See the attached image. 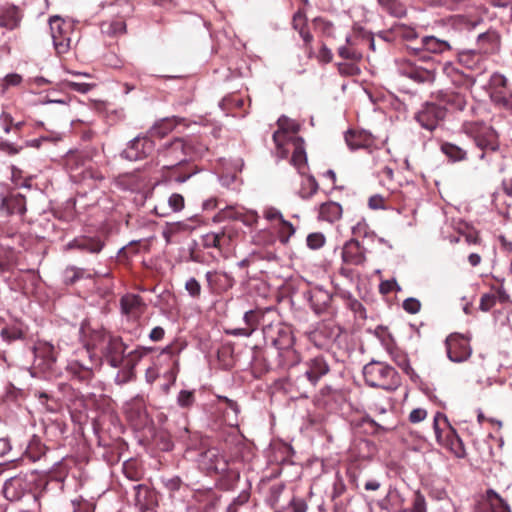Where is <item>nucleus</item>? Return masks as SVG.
<instances>
[{
    "mask_svg": "<svg viewBox=\"0 0 512 512\" xmlns=\"http://www.w3.org/2000/svg\"><path fill=\"white\" fill-rule=\"evenodd\" d=\"M270 309L262 310V309H256V310H250L247 311L244 314V322L246 324V327L253 328V332L257 329L258 325L262 323L265 324V316L266 314L270 313Z\"/></svg>",
    "mask_w": 512,
    "mask_h": 512,
    "instance_id": "37998d69",
    "label": "nucleus"
},
{
    "mask_svg": "<svg viewBox=\"0 0 512 512\" xmlns=\"http://www.w3.org/2000/svg\"><path fill=\"white\" fill-rule=\"evenodd\" d=\"M101 31L109 36H119L126 33V22L122 17L101 24Z\"/></svg>",
    "mask_w": 512,
    "mask_h": 512,
    "instance_id": "79ce46f5",
    "label": "nucleus"
},
{
    "mask_svg": "<svg viewBox=\"0 0 512 512\" xmlns=\"http://www.w3.org/2000/svg\"><path fill=\"white\" fill-rule=\"evenodd\" d=\"M51 37L58 55L67 53L72 44L73 25L64 19L54 16L49 20Z\"/></svg>",
    "mask_w": 512,
    "mask_h": 512,
    "instance_id": "423d86ee",
    "label": "nucleus"
},
{
    "mask_svg": "<svg viewBox=\"0 0 512 512\" xmlns=\"http://www.w3.org/2000/svg\"><path fill=\"white\" fill-rule=\"evenodd\" d=\"M134 490V502L141 511L149 509L156 502V494L148 486L138 484L134 486Z\"/></svg>",
    "mask_w": 512,
    "mask_h": 512,
    "instance_id": "c756f323",
    "label": "nucleus"
},
{
    "mask_svg": "<svg viewBox=\"0 0 512 512\" xmlns=\"http://www.w3.org/2000/svg\"><path fill=\"white\" fill-rule=\"evenodd\" d=\"M277 125V130L289 132L294 135H297L300 129V125L298 123L284 115L277 120Z\"/></svg>",
    "mask_w": 512,
    "mask_h": 512,
    "instance_id": "e2e57ef3",
    "label": "nucleus"
},
{
    "mask_svg": "<svg viewBox=\"0 0 512 512\" xmlns=\"http://www.w3.org/2000/svg\"><path fill=\"white\" fill-rule=\"evenodd\" d=\"M411 512H427L425 497L419 491L414 495Z\"/></svg>",
    "mask_w": 512,
    "mask_h": 512,
    "instance_id": "774afa93",
    "label": "nucleus"
},
{
    "mask_svg": "<svg viewBox=\"0 0 512 512\" xmlns=\"http://www.w3.org/2000/svg\"><path fill=\"white\" fill-rule=\"evenodd\" d=\"M160 157L165 162L164 165L184 164L187 158L194 155L193 146L183 138H175L173 141L164 145L159 151Z\"/></svg>",
    "mask_w": 512,
    "mask_h": 512,
    "instance_id": "0eeeda50",
    "label": "nucleus"
},
{
    "mask_svg": "<svg viewBox=\"0 0 512 512\" xmlns=\"http://www.w3.org/2000/svg\"><path fill=\"white\" fill-rule=\"evenodd\" d=\"M292 26L297 30L304 41L305 48L312 54L313 50L311 43L313 41V35L307 29V17L303 10L299 9L292 19Z\"/></svg>",
    "mask_w": 512,
    "mask_h": 512,
    "instance_id": "cd10ccee",
    "label": "nucleus"
},
{
    "mask_svg": "<svg viewBox=\"0 0 512 512\" xmlns=\"http://www.w3.org/2000/svg\"><path fill=\"white\" fill-rule=\"evenodd\" d=\"M200 464L207 471L218 472L225 469V462L217 448L211 447L200 453Z\"/></svg>",
    "mask_w": 512,
    "mask_h": 512,
    "instance_id": "b1692460",
    "label": "nucleus"
},
{
    "mask_svg": "<svg viewBox=\"0 0 512 512\" xmlns=\"http://www.w3.org/2000/svg\"><path fill=\"white\" fill-rule=\"evenodd\" d=\"M25 334V330L17 325L8 326L1 329V336L7 342L23 339Z\"/></svg>",
    "mask_w": 512,
    "mask_h": 512,
    "instance_id": "4d7b16f0",
    "label": "nucleus"
},
{
    "mask_svg": "<svg viewBox=\"0 0 512 512\" xmlns=\"http://www.w3.org/2000/svg\"><path fill=\"white\" fill-rule=\"evenodd\" d=\"M432 97L440 105L445 106L447 110L450 109L451 111L462 112L468 105L467 95L461 91L439 90L433 93Z\"/></svg>",
    "mask_w": 512,
    "mask_h": 512,
    "instance_id": "4468645a",
    "label": "nucleus"
},
{
    "mask_svg": "<svg viewBox=\"0 0 512 512\" xmlns=\"http://www.w3.org/2000/svg\"><path fill=\"white\" fill-rule=\"evenodd\" d=\"M80 353L86 358L82 359L78 354L77 358L68 362L66 372L72 379L88 383L94 377V370L101 366V358L97 356V353H85L83 349Z\"/></svg>",
    "mask_w": 512,
    "mask_h": 512,
    "instance_id": "39448f33",
    "label": "nucleus"
},
{
    "mask_svg": "<svg viewBox=\"0 0 512 512\" xmlns=\"http://www.w3.org/2000/svg\"><path fill=\"white\" fill-rule=\"evenodd\" d=\"M155 150V143L149 135L137 136L121 152V157L129 161L143 160Z\"/></svg>",
    "mask_w": 512,
    "mask_h": 512,
    "instance_id": "9b49d317",
    "label": "nucleus"
},
{
    "mask_svg": "<svg viewBox=\"0 0 512 512\" xmlns=\"http://www.w3.org/2000/svg\"><path fill=\"white\" fill-rule=\"evenodd\" d=\"M216 235V249L223 253L225 249H229L238 236V230L233 225H226L219 231L214 232Z\"/></svg>",
    "mask_w": 512,
    "mask_h": 512,
    "instance_id": "473e14b6",
    "label": "nucleus"
},
{
    "mask_svg": "<svg viewBox=\"0 0 512 512\" xmlns=\"http://www.w3.org/2000/svg\"><path fill=\"white\" fill-rule=\"evenodd\" d=\"M23 77L18 73L7 74L0 81V92L5 93L11 87H18L22 84Z\"/></svg>",
    "mask_w": 512,
    "mask_h": 512,
    "instance_id": "052dcab7",
    "label": "nucleus"
},
{
    "mask_svg": "<svg viewBox=\"0 0 512 512\" xmlns=\"http://www.w3.org/2000/svg\"><path fill=\"white\" fill-rule=\"evenodd\" d=\"M88 159L78 152H71L65 158V167L74 182L87 180L102 181L104 176L97 169L87 166Z\"/></svg>",
    "mask_w": 512,
    "mask_h": 512,
    "instance_id": "20e7f679",
    "label": "nucleus"
},
{
    "mask_svg": "<svg viewBox=\"0 0 512 512\" xmlns=\"http://www.w3.org/2000/svg\"><path fill=\"white\" fill-rule=\"evenodd\" d=\"M330 371V367L326 361V359L322 356H316L314 358L309 359L305 363V372L304 376L309 382L311 387H315L318 381L327 375Z\"/></svg>",
    "mask_w": 512,
    "mask_h": 512,
    "instance_id": "dca6fc26",
    "label": "nucleus"
},
{
    "mask_svg": "<svg viewBox=\"0 0 512 512\" xmlns=\"http://www.w3.org/2000/svg\"><path fill=\"white\" fill-rule=\"evenodd\" d=\"M337 53L339 57L354 63L360 62L363 58V54L360 51H355L347 42L338 48Z\"/></svg>",
    "mask_w": 512,
    "mask_h": 512,
    "instance_id": "bf43d9fd",
    "label": "nucleus"
},
{
    "mask_svg": "<svg viewBox=\"0 0 512 512\" xmlns=\"http://www.w3.org/2000/svg\"><path fill=\"white\" fill-rule=\"evenodd\" d=\"M195 403V392L192 390H181L177 396V404L184 409L192 407Z\"/></svg>",
    "mask_w": 512,
    "mask_h": 512,
    "instance_id": "0e129e2a",
    "label": "nucleus"
},
{
    "mask_svg": "<svg viewBox=\"0 0 512 512\" xmlns=\"http://www.w3.org/2000/svg\"><path fill=\"white\" fill-rule=\"evenodd\" d=\"M207 287L212 294L220 295L230 290L234 284V278L226 272L208 271L205 274Z\"/></svg>",
    "mask_w": 512,
    "mask_h": 512,
    "instance_id": "f3484780",
    "label": "nucleus"
},
{
    "mask_svg": "<svg viewBox=\"0 0 512 512\" xmlns=\"http://www.w3.org/2000/svg\"><path fill=\"white\" fill-rule=\"evenodd\" d=\"M500 38L495 31H487L478 36L477 46L479 55L492 54L499 49Z\"/></svg>",
    "mask_w": 512,
    "mask_h": 512,
    "instance_id": "bb28decb",
    "label": "nucleus"
},
{
    "mask_svg": "<svg viewBox=\"0 0 512 512\" xmlns=\"http://www.w3.org/2000/svg\"><path fill=\"white\" fill-rule=\"evenodd\" d=\"M31 484L32 482L28 480L27 475L19 474L5 482L3 494L10 501H18L31 490Z\"/></svg>",
    "mask_w": 512,
    "mask_h": 512,
    "instance_id": "2eb2a0df",
    "label": "nucleus"
},
{
    "mask_svg": "<svg viewBox=\"0 0 512 512\" xmlns=\"http://www.w3.org/2000/svg\"><path fill=\"white\" fill-rule=\"evenodd\" d=\"M1 209L6 211L7 214H20L26 212V200L20 193H11L3 198Z\"/></svg>",
    "mask_w": 512,
    "mask_h": 512,
    "instance_id": "2f4dec72",
    "label": "nucleus"
},
{
    "mask_svg": "<svg viewBox=\"0 0 512 512\" xmlns=\"http://www.w3.org/2000/svg\"><path fill=\"white\" fill-rule=\"evenodd\" d=\"M306 241L310 249L316 250L325 244V237L322 233H311L307 236Z\"/></svg>",
    "mask_w": 512,
    "mask_h": 512,
    "instance_id": "338daca9",
    "label": "nucleus"
},
{
    "mask_svg": "<svg viewBox=\"0 0 512 512\" xmlns=\"http://www.w3.org/2000/svg\"><path fill=\"white\" fill-rule=\"evenodd\" d=\"M486 499L492 512H511L506 501L493 489L486 491Z\"/></svg>",
    "mask_w": 512,
    "mask_h": 512,
    "instance_id": "49530a36",
    "label": "nucleus"
},
{
    "mask_svg": "<svg viewBox=\"0 0 512 512\" xmlns=\"http://www.w3.org/2000/svg\"><path fill=\"white\" fill-rule=\"evenodd\" d=\"M262 332L264 339L270 341L278 351L290 348V346L294 345V337L291 329L279 322L276 325H273L272 322L263 325Z\"/></svg>",
    "mask_w": 512,
    "mask_h": 512,
    "instance_id": "9d476101",
    "label": "nucleus"
},
{
    "mask_svg": "<svg viewBox=\"0 0 512 512\" xmlns=\"http://www.w3.org/2000/svg\"><path fill=\"white\" fill-rule=\"evenodd\" d=\"M186 120L177 116L163 118L153 125L148 131V135L151 137L163 138L170 133L177 125L184 123Z\"/></svg>",
    "mask_w": 512,
    "mask_h": 512,
    "instance_id": "c85d7f7f",
    "label": "nucleus"
},
{
    "mask_svg": "<svg viewBox=\"0 0 512 512\" xmlns=\"http://www.w3.org/2000/svg\"><path fill=\"white\" fill-rule=\"evenodd\" d=\"M120 311L129 321L137 322L146 312L148 306L144 299L135 293H126L119 300Z\"/></svg>",
    "mask_w": 512,
    "mask_h": 512,
    "instance_id": "f8f14e48",
    "label": "nucleus"
},
{
    "mask_svg": "<svg viewBox=\"0 0 512 512\" xmlns=\"http://www.w3.org/2000/svg\"><path fill=\"white\" fill-rule=\"evenodd\" d=\"M365 382L370 387L384 390H395L401 384V377L390 365L382 361L372 360L363 368Z\"/></svg>",
    "mask_w": 512,
    "mask_h": 512,
    "instance_id": "f03ea898",
    "label": "nucleus"
},
{
    "mask_svg": "<svg viewBox=\"0 0 512 512\" xmlns=\"http://www.w3.org/2000/svg\"><path fill=\"white\" fill-rule=\"evenodd\" d=\"M313 29L324 37H334V24L323 17H316L312 20Z\"/></svg>",
    "mask_w": 512,
    "mask_h": 512,
    "instance_id": "3c124183",
    "label": "nucleus"
},
{
    "mask_svg": "<svg viewBox=\"0 0 512 512\" xmlns=\"http://www.w3.org/2000/svg\"><path fill=\"white\" fill-rule=\"evenodd\" d=\"M68 246L89 253H99L104 247V242L99 238L82 237L74 239Z\"/></svg>",
    "mask_w": 512,
    "mask_h": 512,
    "instance_id": "c9c22d12",
    "label": "nucleus"
},
{
    "mask_svg": "<svg viewBox=\"0 0 512 512\" xmlns=\"http://www.w3.org/2000/svg\"><path fill=\"white\" fill-rule=\"evenodd\" d=\"M290 140V147L293 149L291 162L297 169L300 170L304 168L307 163V157L304 148V140L303 138L298 136H291Z\"/></svg>",
    "mask_w": 512,
    "mask_h": 512,
    "instance_id": "72a5a7b5",
    "label": "nucleus"
},
{
    "mask_svg": "<svg viewBox=\"0 0 512 512\" xmlns=\"http://www.w3.org/2000/svg\"><path fill=\"white\" fill-rule=\"evenodd\" d=\"M295 231L296 228L291 222L281 218V221L278 224V237L282 244H287L291 236L295 234Z\"/></svg>",
    "mask_w": 512,
    "mask_h": 512,
    "instance_id": "5fc2aeb1",
    "label": "nucleus"
},
{
    "mask_svg": "<svg viewBox=\"0 0 512 512\" xmlns=\"http://www.w3.org/2000/svg\"><path fill=\"white\" fill-rule=\"evenodd\" d=\"M482 57L476 51H464L459 54V62L469 69H479Z\"/></svg>",
    "mask_w": 512,
    "mask_h": 512,
    "instance_id": "603ef678",
    "label": "nucleus"
},
{
    "mask_svg": "<svg viewBox=\"0 0 512 512\" xmlns=\"http://www.w3.org/2000/svg\"><path fill=\"white\" fill-rule=\"evenodd\" d=\"M440 150L451 162H461L468 158L466 150L451 142H443Z\"/></svg>",
    "mask_w": 512,
    "mask_h": 512,
    "instance_id": "ea45409f",
    "label": "nucleus"
},
{
    "mask_svg": "<svg viewBox=\"0 0 512 512\" xmlns=\"http://www.w3.org/2000/svg\"><path fill=\"white\" fill-rule=\"evenodd\" d=\"M400 72L402 75L412 79L417 83H427L432 84L436 79V74L434 69L424 68L421 66H417L412 62H403L400 66Z\"/></svg>",
    "mask_w": 512,
    "mask_h": 512,
    "instance_id": "a211bd4d",
    "label": "nucleus"
},
{
    "mask_svg": "<svg viewBox=\"0 0 512 512\" xmlns=\"http://www.w3.org/2000/svg\"><path fill=\"white\" fill-rule=\"evenodd\" d=\"M377 3L392 17L403 18L407 15V7L401 0H377Z\"/></svg>",
    "mask_w": 512,
    "mask_h": 512,
    "instance_id": "58836bf2",
    "label": "nucleus"
},
{
    "mask_svg": "<svg viewBox=\"0 0 512 512\" xmlns=\"http://www.w3.org/2000/svg\"><path fill=\"white\" fill-rule=\"evenodd\" d=\"M85 270L75 266L67 267L64 271V283L66 285H73L79 279L83 278Z\"/></svg>",
    "mask_w": 512,
    "mask_h": 512,
    "instance_id": "680f3d73",
    "label": "nucleus"
},
{
    "mask_svg": "<svg viewBox=\"0 0 512 512\" xmlns=\"http://www.w3.org/2000/svg\"><path fill=\"white\" fill-rule=\"evenodd\" d=\"M34 368L52 375L58 358V350L47 341L38 340L33 346Z\"/></svg>",
    "mask_w": 512,
    "mask_h": 512,
    "instance_id": "1a4fd4ad",
    "label": "nucleus"
},
{
    "mask_svg": "<svg viewBox=\"0 0 512 512\" xmlns=\"http://www.w3.org/2000/svg\"><path fill=\"white\" fill-rule=\"evenodd\" d=\"M446 349L449 359L453 362H463L471 355L469 340L460 334H451L447 337Z\"/></svg>",
    "mask_w": 512,
    "mask_h": 512,
    "instance_id": "ddd939ff",
    "label": "nucleus"
},
{
    "mask_svg": "<svg viewBox=\"0 0 512 512\" xmlns=\"http://www.w3.org/2000/svg\"><path fill=\"white\" fill-rule=\"evenodd\" d=\"M185 207V199L183 195L179 193H173L168 198V204L166 205L164 202L156 204L154 206V213L160 217H166L171 213H177L184 209Z\"/></svg>",
    "mask_w": 512,
    "mask_h": 512,
    "instance_id": "393cba45",
    "label": "nucleus"
},
{
    "mask_svg": "<svg viewBox=\"0 0 512 512\" xmlns=\"http://www.w3.org/2000/svg\"><path fill=\"white\" fill-rule=\"evenodd\" d=\"M447 115V108L439 102H425L415 114V120L419 125L428 130H435L444 121Z\"/></svg>",
    "mask_w": 512,
    "mask_h": 512,
    "instance_id": "6e6552de",
    "label": "nucleus"
},
{
    "mask_svg": "<svg viewBox=\"0 0 512 512\" xmlns=\"http://www.w3.org/2000/svg\"><path fill=\"white\" fill-rule=\"evenodd\" d=\"M23 19L22 10L13 4L0 7V28L13 31L20 27Z\"/></svg>",
    "mask_w": 512,
    "mask_h": 512,
    "instance_id": "aec40b11",
    "label": "nucleus"
},
{
    "mask_svg": "<svg viewBox=\"0 0 512 512\" xmlns=\"http://www.w3.org/2000/svg\"><path fill=\"white\" fill-rule=\"evenodd\" d=\"M418 36L416 28L405 23H395L381 35L385 41L400 40L406 42L407 46L417 40Z\"/></svg>",
    "mask_w": 512,
    "mask_h": 512,
    "instance_id": "6ab92c4d",
    "label": "nucleus"
},
{
    "mask_svg": "<svg viewBox=\"0 0 512 512\" xmlns=\"http://www.w3.org/2000/svg\"><path fill=\"white\" fill-rule=\"evenodd\" d=\"M342 214V207L336 202H326L320 206L319 218L321 220L333 223L337 221Z\"/></svg>",
    "mask_w": 512,
    "mask_h": 512,
    "instance_id": "a19ab883",
    "label": "nucleus"
},
{
    "mask_svg": "<svg viewBox=\"0 0 512 512\" xmlns=\"http://www.w3.org/2000/svg\"><path fill=\"white\" fill-rule=\"evenodd\" d=\"M461 131L482 151L481 159L485 151H496L499 148L497 132L483 121L466 120L461 125Z\"/></svg>",
    "mask_w": 512,
    "mask_h": 512,
    "instance_id": "7ed1b4c3",
    "label": "nucleus"
},
{
    "mask_svg": "<svg viewBox=\"0 0 512 512\" xmlns=\"http://www.w3.org/2000/svg\"><path fill=\"white\" fill-rule=\"evenodd\" d=\"M163 176L169 181L183 183L187 181L192 175L196 174L195 167L189 166L186 163L172 165H163Z\"/></svg>",
    "mask_w": 512,
    "mask_h": 512,
    "instance_id": "5701e85b",
    "label": "nucleus"
},
{
    "mask_svg": "<svg viewBox=\"0 0 512 512\" xmlns=\"http://www.w3.org/2000/svg\"><path fill=\"white\" fill-rule=\"evenodd\" d=\"M83 352L97 353L101 361L104 359L114 368L121 367L125 362V352L127 345L119 335H115L103 328L92 329L90 327H81Z\"/></svg>",
    "mask_w": 512,
    "mask_h": 512,
    "instance_id": "f257e3e1",
    "label": "nucleus"
},
{
    "mask_svg": "<svg viewBox=\"0 0 512 512\" xmlns=\"http://www.w3.org/2000/svg\"><path fill=\"white\" fill-rule=\"evenodd\" d=\"M433 428L435 431L437 441L439 443L442 442V433L445 429L447 430V433H446L447 439H449L450 437H456L455 430L450 425L447 417L441 412H437L435 414L434 421H433Z\"/></svg>",
    "mask_w": 512,
    "mask_h": 512,
    "instance_id": "4c0bfd02",
    "label": "nucleus"
},
{
    "mask_svg": "<svg viewBox=\"0 0 512 512\" xmlns=\"http://www.w3.org/2000/svg\"><path fill=\"white\" fill-rule=\"evenodd\" d=\"M409 49H412L415 54L421 51H427L434 54H442L446 51L451 50V45L448 41L439 39L435 36H425L420 41V46L413 47L408 45Z\"/></svg>",
    "mask_w": 512,
    "mask_h": 512,
    "instance_id": "412c9836",
    "label": "nucleus"
},
{
    "mask_svg": "<svg viewBox=\"0 0 512 512\" xmlns=\"http://www.w3.org/2000/svg\"><path fill=\"white\" fill-rule=\"evenodd\" d=\"M386 348L396 365L401 368L405 374L412 376L414 374V370L410 365L407 354L396 347L393 343L387 344Z\"/></svg>",
    "mask_w": 512,
    "mask_h": 512,
    "instance_id": "f704fd0d",
    "label": "nucleus"
},
{
    "mask_svg": "<svg viewBox=\"0 0 512 512\" xmlns=\"http://www.w3.org/2000/svg\"><path fill=\"white\" fill-rule=\"evenodd\" d=\"M295 136L289 132L276 130L273 133V142L277 148L278 153L281 154L282 157H286L289 153V147L291 146L290 137Z\"/></svg>",
    "mask_w": 512,
    "mask_h": 512,
    "instance_id": "c03bdc74",
    "label": "nucleus"
},
{
    "mask_svg": "<svg viewBox=\"0 0 512 512\" xmlns=\"http://www.w3.org/2000/svg\"><path fill=\"white\" fill-rule=\"evenodd\" d=\"M244 105V99L237 93L224 97L220 103L221 108L234 117H244L247 114Z\"/></svg>",
    "mask_w": 512,
    "mask_h": 512,
    "instance_id": "7c9ffc66",
    "label": "nucleus"
},
{
    "mask_svg": "<svg viewBox=\"0 0 512 512\" xmlns=\"http://www.w3.org/2000/svg\"><path fill=\"white\" fill-rule=\"evenodd\" d=\"M40 282V277L33 271H26L18 278V287L26 296L33 295Z\"/></svg>",
    "mask_w": 512,
    "mask_h": 512,
    "instance_id": "e433bc0d",
    "label": "nucleus"
},
{
    "mask_svg": "<svg viewBox=\"0 0 512 512\" xmlns=\"http://www.w3.org/2000/svg\"><path fill=\"white\" fill-rule=\"evenodd\" d=\"M46 450L45 445L38 438L33 437L30 440L25 453L29 459L35 462L46 454Z\"/></svg>",
    "mask_w": 512,
    "mask_h": 512,
    "instance_id": "8fccbe9b",
    "label": "nucleus"
},
{
    "mask_svg": "<svg viewBox=\"0 0 512 512\" xmlns=\"http://www.w3.org/2000/svg\"><path fill=\"white\" fill-rule=\"evenodd\" d=\"M278 355L280 358V364L286 368L293 367L300 362V354L293 348V346L278 351Z\"/></svg>",
    "mask_w": 512,
    "mask_h": 512,
    "instance_id": "09e8293b",
    "label": "nucleus"
},
{
    "mask_svg": "<svg viewBox=\"0 0 512 512\" xmlns=\"http://www.w3.org/2000/svg\"><path fill=\"white\" fill-rule=\"evenodd\" d=\"M366 30L361 27H355L350 35L346 37V42L355 51H360L363 54L365 48Z\"/></svg>",
    "mask_w": 512,
    "mask_h": 512,
    "instance_id": "de8ad7c7",
    "label": "nucleus"
},
{
    "mask_svg": "<svg viewBox=\"0 0 512 512\" xmlns=\"http://www.w3.org/2000/svg\"><path fill=\"white\" fill-rule=\"evenodd\" d=\"M343 262L350 265H361L365 262V249L355 239L345 243L342 249Z\"/></svg>",
    "mask_w": 512,
    "mask_h": 512,
    "instance_id": "4be33fe9",
    "label": "nucleus"
},
{
    "mask_svg": "<svg viewBox=\"0 0 512 512\" xmlns=\"http://www.w3.org/2000/svg\"><path fill=\"white\" fill-rule=\"evenodd\" d=\"M185 290L192 298L199 299L201 296L202 287L196 278L191 277L185 283Z\"/></svg>",
    "mask_w": 512,
    "mask_h": 512,
    "instance_id": "69168bd1",
    "label": "nucleus"
},
{
    "mask_svg": "<svg viewBox=\"0 0 512 512\" xmlns=\"http://www.w3.org/2000/svg\"><path fill=\"white\" fill-rule=\"evenodd\" d=\"M330 300L328 293L317 290L312 292L310 297L311 305L316 313H320Z\"/></svg>",
    "mask_w": 512,
    "mask_h": 512,
    "instance_id": "6e6d98bb",
    "label": "nucleus"
},
{
    "mask_svg": "<svg viewBox=\"0 0 512 512\" xmlns=\"http://www.w3.org/2000/svg\"><path fill=\"white\" fill-rule=\"evenodd\" d=\"M345 141L351 150H356L370 147L373 143V138L366 131L350 129L345 133Z\"/></svg>",
    "mask_w": 512,
    "mask_h": 512,
    "instance_id": "a878e982",
    "label": "nucleus"
},
{
    "mask_svg": "<svg viewBox=\"0 0 512 512\" xmlns=\"http://www.w3.org/2000/svg\"><path fill=\"white\" fill-rule=\"evenodd\" d=\"M318 191V183L313 176H308L302 183L299 195L303 199L312 197Z\"/></svg>",
    "mask_w": 512,
    "mask_h": 512,
    "instance_id": "13d9d810",
    "label": "nucleus"
},
{
    "mask_svg": "<svg viewBox=\"0 0 512 512\" xmlns=\"http://www.w3.org/2000/svg\"><path fill=\"white\" fill-rule=\"evenodd\" d=\"M490 98L497 107L508 110L512 113V94H506L504 91L490 92Z\"/></svg>",
    "mask_w": 512,
    "mask_h": 512,
    "instance_id": "864d4df0",
    "label": "nucleus"
},
{
    "mask_svg": "<svg viewBox=\"0 0 512 512\" xmlns=\"http://www.w3.org/2000/svg\"><path fill=\"white\" fill-rule=\"evenodd\" d=\"M123 474L131 481H140L144 476V471L135 459H129L123 463Z\"/></svg>",
    "mask_w": 512,
    "mask_h": 512,
    "instance_id": "a18cd8bd",
    "label": "nucleus"
}]
</instances>
